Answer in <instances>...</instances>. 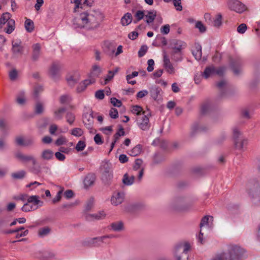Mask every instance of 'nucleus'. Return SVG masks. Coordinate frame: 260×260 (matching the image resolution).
Here are the masks:
<instances>
[{"label": "nucleus", "instance_id": "59", "mask_svg": "<svg viewBox=\"0 0 260 260\" xmlns=\"http://www.w3.org/2000/svg\"><path fill=\"white\" fill-rule=\"evenodd\" d=\"M44 108L42 103L38 102L35 106V112L37 114H41L43 112Z\"/></svg>", "mask_w": 260, "mask_h": 260}, {"label": "nucleus", "instance_id": "51", "mask_svg": "<svg viewBox=\"0 0 260 260\" xmlns=\"http://www.w3.org/2000/svg\"><path fill=\"white\" fill-rule=\"evenodd\" d=\"M93 72H92V76H90V77H93L95 78V77H97L99 76L100 74L101 73V70L99 66L98 65H94L93 66Z\"/></svg>", "mask_w": 260, "mask_h": 260}, {"label": "nucleus", "instance_id": "56", "mask_svg": "<svg viewBox=\"0 0 260 260\" xmlns=\"http://www.w3.org/2000/svg\"><path fill=\"white\" fill-rule=\"evenodd\" d=\"M173 3L177 11H181L182 10L181 0H173Z\"/></svg>", "mask_w": 260, "mask_h": 260}, {"label": "nucleus", "instance_id": "38", "mask_svg": "<svg viewBox=\"0 0 260 260\" xmlns=\"http://www.w3.org/2000/svg\"><path fill=\"white\" fill-rule=\"evenodd\" d=\"M142 146L141 145H137L134 147L129 153V154L133 156H136L140 154L142 151Z\"/></svg>", "mask_w": 260, "mask_h": 260}, {"label": "nucleus", "instance_id": "10", "mask_svg": "<svg viewBox=\"0 0 260 260\" xmlns=\"http://www.w3.org/2000/svg\"><path fill=\"white\" fill-rule=\"evenodd\" d=\"M243 61L239 56H236L231 59V68L234 73L236 75H238L242 71V66Z\"/></svg>", "mask_w": 260, "mask_h": 260}, {"label": "nucleus", "instance_id": "45", "mask_svg": "<svg viewBox=\"0 0 260 260\" xmlns=\"http://www.w3.org/2000/svg\"><path fill=\"white\" fill-rule=\"evenodd\" d=\"M105 214L104 211L100 212L97 214H93L89 215L87 216V219L90 220L91 219H100L105 217Z\"/></svg>", "mask_w": 260, "mask_h": 260}, {"label": "nucleus", "instance_id": "31", "mask_svg": "<svg viewBox=\"0 0 260 260\" xmlns=\"http://www.w3.org/2000/svg\"><path fill=\"white\" fill-rule=\"evenodd\" d=\"M113 178V173L110 172L108 173H104L102 175V180L105 184L110 185L112 181Z\"/></svg>", "mask_w": 260, "mask_h": 260}, {"label": "nucleus", "instance_id": "23", "mask_svg": "<svg viewBox=\"0 0 260 260\" xmlns=\"http://www.w3.org/2000/svg\"><path fill=\"white\" fill-rule=\"evenodd\" d=\"M192 55L196 59L199 60L202 57V47L199 44H195L193 49L192 50Z\"/></svg>", "mask_w": 260, "mask_h": 260}, {"label": "nucleus", "instance_id": "64", "mask_svg": "<svg viewBox=\"0 0 260 260\" xmlns=\"http://www.w3.org/2000/svg\"><path fill=\"white\" fill-rule=\"evenodd\" d=\"M211 260H228V257H226L225 254H223V253H222L216 255L214 258H213Z\"/></svg>", "mask_w": 260, "mask_h": 260}, {"label": "nucleus", "instance_id": "52", "mask_svg": "<svg viewBox=\"0 0 260 260\" xmlns=\"http://www.w3.org/2000/svg\"><path fill=\"white\" fill-rule=\"evenodd\" d=\"M213 25L216 27L220 26L222 24V16L221 14L217 15L213 20Z\"/></svg>", "mask_w": 260, "mask_h": 260}, {"label": "nucleus", "instance_id": "32", "mask_svg": "<svg viewBox=\"0 0 260 260\" xmlns=\"http://www.w3.org/2000/svg\"><path fill=\"white\" fill-rule=\"evenodd\" d=\"M51 231V229L48 226H45L40 228L38 230V235L40 238H44L48 235Z\"/></svg>", "mask_w": 260, "mask_h": 260}, {"label": "nucleus", "instance_id": "9", "mask_svg": "<svg viewBox=\"0 0 260 260\" xmlns=\"http://www.w3.org/2000/svg\"><path fill=\"white\" fill-rule=\"evenodd\" d=\"M229 8L238 13H241L246 10L245 6L238 0H229Z\"/></svg>", "mask_w": 260, "mask_h": 260}, {"label": "nucleus", "instance_id": "17", "mask_svg": "<svg viewBox=\"0 0 260 260\" xmlns=\"http://www.w3.org/2000/svg\"><path fill=\"white\" fill-rule=\"evenodd\" d=\"M95 81V79L93 77H89V79L84 80L78 86L77 88V92H81L84 91L88 85L94 83Z\"/></svg>", "mask_w": 260, "mask_h": 260}, {"label": "nucleus", "instance_id": "8", "mask_svg": "<svg viewBox=\"0 0 260 260\" xmlns=\"http://www.w3.org/2000/svg\"><path fill=\"white\" fill-rule=\"evenodd\" d=\"M145 113V112H143L142 115H139L136 120L139 127L143 131L148 129L150 126L149 124V119L148 117L149 113L146 115Z\"/></svg>", "mask_w": 260, "mask_h": 260}, {"label": "nucleus", "instance_id": "4", "mask_svg": "<svg viewBox=\"0 0 260 260\" xmlns=\"http://www.w3.org/2000/svg\"><path fill=\"white\" fill-rule=\"evenodd\" d=\"M245 250L238 245H230L227 252L222 253L228 257V260H241L244 257Z\"/></svg>", "mask_w": 260, "mask_h": 260}, {"label": "nucleus", "instance_id": "16", "mask_svg": "<svg viewBox=\"0 0 260 260\" xmlns=\"http://www.w3.org/2000/svg\"><path fill=\"white\" fill-rule=\"evenodd\" d=\"M171 45L173 51L181 52V50L186 47V44L184 42L178 40H173Z\"/></svg>", "mask_w": 260, "mask_h": 260}, {"label": "nucleus", "instance_id": "26", "mask_svg": "<svg viewBox=\"0 0 260 260\" xmlns=\"http://www.w3.org/2000/svg\"><path fill=\"white\" fill-rule=\"evenodd\" d=\"M135 176L134 175H129L127 173L125 174L122 178V183L127 186L132 185L135 181Z\"/></svg>", "mask_w": 260, "mask_h": 260}, {"label": "nucleus", "instance_id": "50", "mask_svg": "<svg viewBox=\"0 0 260 260\" xmlns=\"http://www.w3.org/2000/svg\"><path fill=\"white\" fill-rule=\"evenodd\" d=\"M102 170L103 171V174L112 172L111 164L108 162L105 163L102 166Z\"/></svg>", "mask_w": 260, "mask_h": 260}, {"label": "nucleus", "instance_id": "21", "mask_svg": "<svg viewBox=\"0 0 260 260\" xmlns=\"http://www.w3.org/2000/svg\"><path fill=\"white\" fill-rule=\"evenodd\" d=\"M156 17V11L155 10H151L149 11H147V13H145V21L146 22L150 24V23H152L155 18Z\"/></svg>", "mask_w": 260, "mask_h": 260}, {"label": "nucleus", "instance_id": "7", "mask_svg": "<svg viewBox=\"0 0 260 260\" xmlns=\"http://www.w3.org/2000/svg\"><path fill=\"white\" fill-rule=\"evenodd\" d=\"M191 206V204L188 203L185 199L179 197L175 199L173 203V208L178 210L184 211Z\"/></svg>", "mask_w": 260, "mask_h": 260}, {"label": "nucleus", "instance_id": "24", "mask_svg": "<svg viewBox=\"0 0 260 260\" xmlns=\"http://www.w3.org/2000/svg\"><path fill=\"white\" fill-rule=\"evenodd\" d=\"M41 46L38 43L34 44L32 46V59L36 61L38 59L40 55Z\"/></svg>", "mask_w": 260, "mask_h": 260}, {"label": "nucleus", "instance_id": "43", "mask_svg": "<svg viewBox=\"0 0 260 260\" xmlns=\"http://www.w3.org/2000/svg\"><path fill=\"white\" fill-rule=\"evenodd\" d=\"M161 89L158 87H153L150 89V94L151 97L154 100H157Z\"/></svg>", "mask_w": 260, "mask_h": 260}, {"label": "nucleus", "instance_id": "62", "mask_svg": "<svg viewBox=\"0 0 260 260\" xmlns=\"http://www.w3.org/2000/svg\"><path fill=\"white\" fill-rule=\"evenodd\" d=\"M67 141V139L64 137L61 136L56 140L55 143L57 146H60L65 144Z\"/></svg>", "mask_w": 260, "mask_h": 260}, {"label": "nucleus", "instance_id": "14", "mask_svg": "<svg viewBox=\"0 0 260 260\" xmlns=\"http://www.w3.org/2000/svg\"><path fill=\"white\" fill-rule=\"evenodd\" d=\"M16 156L22 162L31 161L33 165H36L37 164V160L32 155H24L21 152H18L16 154Z\"/></svg>", "mask_w": 260, "mask_h": 260}, {"label": "nucleus", "instance_id": "40", "mask_svg": "<svg viewBox=\"0 0 260 260\" xmlns=\"http://www.w3.org/2000/svg\"><path fill=\"white\" fill-rule=\"evenodd\" d=\"M172 59L175 62H180L183 57L181 52L177 51H172L171 53Z\"/></svg>", "mask_w": 260, "mask_h": 260}, {"label": "nucleus", "instance_id": "3", "mask_svg": "<svg viewBox=\"0 0 260 260\" xmlns=\"http://www.w3.org/2000/svg\"><path fill=\"white\" fill-rule=\"evenodd\" d=\"M233 139L235 148L240 151H243L247 145L248 140L243 135L238 126L233 128Z\"/></svg>", "mask_w": 260, "mask_h": 260}, {"label": "nucleus", "instance_id": "54", "mask_svg": "<svg viewBox=\"0 0 260 260\" xmlns=\"http://www.w3.org/2000/svg\"><path fill=\"white\" fill-rule=\"evenodd\" d=\"M86 147L85 141L80 140L77 143L75 149L77 151H81L84 149Z\"/></svg>", "mask_w": 260, "mask_h": 260}, {"label": "nucleus", "instance_id": "42", "mask_svg": "<svg viewBox=\"0 0 260 260\" xmlns=\"http://www.w3.org/2000/svg\"><path fill=\"white\" fill-rule=\"evenodd\" d=\"M25 28L27 32H32L34 29L33 21L29 19H27L25 21Z\"/></svg>", "mask_w": 260, "mask_h": 260}, {"label": "nucleus", "instance_id": "2", "mask_svg": "<svg viewBox=\"0 0 260 260\" xmlns=\"http://www.w3.org/2000/svg\"><path fill=\"white\" fill-rule=\"evenodd\" d=\"M246 189L252 204L260 206V184L255 179L248 180L246 184Z\"/></svg>", "mask_w": 260, "mask_h": 260}, {"label": "nucleus", "instance_id": "46", "mask_svg": "<svg viewBox=\"0 0 260 260\" xmlns=\"http://www.w3.org/2000/svg\"><path fill=\"white\" fill-rule=\"evenodd\" d=\"M211 110V105L209 103H204L201 107V112L203 114H208Z\"/></svg>", "mask_w": 260, "mask_h": 260}, {"label": "nucleus", "instance_id": "36", "mask_svg": "<svg viewBox=\"0 0 260 260\" xmlns=\"http://www.w3.org/2000/svg\"><path fill=\"white\" fill-rule=\"evenodd\" d=\"M15 22L13 19L9 20L7 24V28L5 29L6 32L8 34H11L15 29Z\"/></svg>", "mask_w": 260, "mask_h": 260}, {"label": "nucleus", "instance_id": "34", "mask_svg": "<svg viewBox=\"0 0 260 260\" xmlns=\"http://www.w3.org/2000/svg\"><path fill=\"white\" fill-rule=\"evenodd\" d=\"M95 180V177L92 174L87 175L84 180V185L86 187L92 185Z\"/></svg>", "mask_w": 260, "mask_h": 260}, {"label": "nucleus", "instance_id": "57", "mask_svg": "<svg viewBox=\"0 0 260 260\" xmlns=\"http://www.w3.org/2000/svg\"><path fill=\"white\" fill-rule=\"evenodd\" d=\"M225 72V68L221 67L218 68L215 67V75L222 76Z\"/></svg>", "mask_w": 260, "mask_h": 260}, {"label": "nucleus", "instance_id": "5", "mask_svg": "<svg viewBox=\"0 0 260 260\" xmlns=\"http://www.w3.org/2000/svg\"><path fill=\"white\" fill-rule=\"evenodd\" d=\"M190 249V245L188 242L180 243L177 244L174 250V255L177 260H188V251Z\"/></svg>", "mask_w": 260, "mask_h": 260}, {"label": "nucleus", "instance_id": "20", "mask_svg": "<svg viewBox=\"0 0 260 260\" xmlns=\"http://www.w3.org/2000/svg\"><path fill=\"white\" fill-rule=\"evenodd\" d=\"M80 80V76L78 73L74 75H69L67 77V81L70 86H74Z\"/></svg>", "mask_w": 260, "mask_h": 260}, {"label": "nucleus", "instance_id": "58", "mask_svg": "<svg viewBox=\"0 0 260 260\" xmlns=\"http://www.w3.org/2000/svg\"><path fill=\"white\" fill-rule=\"evenodd\" d=\"M148 47L146 45L142 46L138 52L139 57H143L146 53Z\"/></svg>", "mask_w": 260, "mask_h": 260}, {"label": "nucleus", "instance_id": "37", "mask_svg": "<svg viewBox=\"0 0 260 260\" xmlns=\"http://www.w3.org/2000/svg\"><path fill=\"white\" fill-rule=\"evenodd\" d=\"M118 71V68H116L114 71H109L108 73L105 78V84H107L114 77L115 74Z\"/></svg>", "mask_w": 260, "mask_h": 260}, {"label": "nucleus", "instance_id": "28", "mask_svg": "<svg viewBox=\"0 0 260 260\" xmlns=\"http://www.w3.org/2000/svg\"><path fill=\"white\" fill-rule=\"evenodd\" d=\"M111 229L114 231L119 232L123 229V223L122 221L113 222L110 225Z\"/></svg>", "mask_w": 260, "mask_h": 260}, {"label": "nucleus", "instance_id": "30", "mask_svg": "<svg viewBox=\"0 0 260 260\" xmlns=\"http://www.w3.org/2000/svg\"><path fill=\"white\" fill-rule=\"evenodd\" d=\"M53 152L50 149L43 150L41 154V157L44 160H50L53 157Z\"/></svg>", "mask_w": 260, "mask_h": 260}, {"label": "nucleus", "instance_id": "25", "mask_svg": "<svg viewBox=\"0 0 260 260\" xmlns=\"http://www.w3.org/2000/svg\"><path fill=\"white\" fill-rule=\"evenodd\" d=\"M215 75V67L213 66H209L206 68L204 72L202 73V75L205 79Z\"/></svg>", "mask_w": 260, "mask_h": 260}, {"label": "nucleus", "instance_id": "47", "mask_svg": "<svg viewBox=\"0 0 260 260\" xmlns=\"http://www.w3.org/2000/svg\"><path fill=\"white\" fill-rule=\"evenodd\" d=\"M36 210V207L34 206H30V204L28 203V201L25 203L21 208V210L25 212H28L31 211H35Z\"/></svg>", "mask_w": 260, "mask_h": 260}, {"label": "nucleus", "instance_id": "55", "mask_svg": "<svg viewBox=\"0 0 260 260\" xmlns=\"http://www.w3.org/2000/svg\"><path fill=\"white\" fill-rule=\"evenodd\" d=\"M71 134L75 137H79L83 134V131L80 128H74L72 130Z\"/></svg>", "mask_w": 260, "mask_h": 260}, {"label": "nucleus", "instance_id": "29", "mask_svg": "<svg viewBox=\"0 0 260 260\" xmlns=\"http://www.w3.org/2000/svg\"><path fill=\"white\" fill-rule=\"evenodd\" d=\"M134 17L133 23L136 24L144 18L145 12L144 11L138 10L135 13Z\"/></svg>", "mask_w": 260, "mask_h": 260}, {"label": "nucleus", "instance_id": "11", "mask_svg": "<svg viewBox=\"0 0 260 260\" xmlns=\"http://www.w3.org/2000/svg\"><path fill=\"white\" fill-rule=\"evenodd\" d=\"M163 66L166 71L169 74H174L175 69L171 62L169 57L166 53L163 54Z\"/></svg>", "mask_w": 260, "mask_h": 260}, {"label": "nucleus", "instance_id": "60", "mask_svg": "<svg viewBox=\"0 0 260 260\" xmlns=\"http://www.w3.org/2000/svg\"><path fill=\"white\" fill-rule=\"evenodd\" d=\"M94 204V199L92 198H90L85 205V210L86 211H89L90 210L93 206Z\"/></svg>", "mask_w": 260, "mask_h": 260}, {"label": "nucleus", "instance_id": "18", "mask_svg": "<svg viewBox=\"0 0 260 260\" xmlns=\"http://www.w3.org/2000/svg\"><path fill=\"white\" fill-rule=\"evenodd\" d=\"M74 3L76 5L74 11H77L78 9L83 8V6H91L93 3V0H74Z\"/></svg>", "mask_w": 260, "mask_h": 260}, {"label": "nucleus", "instance_id": "49", "mask_svg": "<svg viewBox=\"0 0 260 260\" xmlns=\"http://www.w3.org/2000/svg\"><path fill=\"white\" fill-rule=\"evenodd\" d=\"M213 217L211 216H204L201 220V223H200V228L201 229L205 225H207L208 224L209 221L213 220Z\"/></svg>", "mask_w": 260, "mask_h": 260}, {"label": "nucleus", "instance_id": "35", "mask_svg": "<svg viewBox=\"0 0 260 260\" xmlns=\"http://www.w3.org/2000/svg\"><path fill=\"white\" fill-rule=\"evenodd\" d=\"M60 68V66L58 63H54L52 64L50 69L49 73L50 75L54 77L58 73Z\"/></svg>", "mask_w": 260, "mask_h": 260}, {"label": "nucleus", "instance_id": "63", "mask_svg": "<svg viewBox=\"0 0 260 260\" xmlns=\"http://www.w3.org/2000/svg\"><path fill=\"white\" fill-rule=\"evenodd\" d=\"M247 29V26L244 23H242L237 27V31L241 34H244Z\"/></svg>", "mask_w": 260, "mask_h": 260}, {"label": "nucleus", "instance_id": "12", "mask_svg": "<svg viewBox=\"0 0 260 260\" xmlns=\"http://www.w3.org/2000/svg\"><path fill=\"white\" fill-rule=\"evenodd\" d=\"M124 199V193L123 192L115 191L111 198V203L114 206H118L121 204Z\"/></svg>", "mask_w": 260, "mask_h": 260}, {"label": "nucleus", "instance_id": "39", "mask_svg": "<svg viewBox=\"0 0 260 260\" xmlns=\"http://www.w3.org/2000/svg\"><path fill=\"white\" fill-rule=\"evenodd\" d=\"M11 16V15L10 13L6 12L4 13L1 18H0V25L1 27H2V25H4L7 23H8V22L9 20H11L10 17Z\"/></svg>", "mask_w": 260, "mask_h": 260}, {"label": "nucleus", "instance_id": "19", "mask_svg": "<svg viewBox=\"0 0 260 260\" xmlns=\"http://www.w3.org/2000/svg\"><path fill=\"white\" fill-rule=\"evenodd\" d=\"M27 201L30 204V206H35L36 210L39 207L42 206L43 202L39 200V197L38 196H31L27 199Z\"/></svg>", "mask_w": 260, "mask_h": 260}, {"label": "nucleus", "instance_id": "22", "mask_svg": "<svg viewBox=\"0 0 260 260\" xmlns=\"http://www.w3.org/2000/svg\"><path fill=\"white\" fill-rule=\"evenodd\" d=\"M133 21V16L131 13H125L121 18V23L123 26H127Z\"/></svg>", "mask_w": 260, "mask_h": 260}, {"label": "nucleus", "instance_id": "61", "mask_svg": "<svg viewBox=\"0 0 260 260\" xmlns=\"http://www.w3.org/2000/svg\"><path fill=\"white\" fill-rule=\"evenodd\" d=\"M35 143L34 139L31 137L26 138L24 139V146H31L34 145Z\"/></svg>", "mask_w": 260, "mask_h": 260}, {"label": "nucleus", "instance_id": "6", "mask_svg": "<svg viewBox=\"0 0 260 260\" xmlns=\"http://www.w3.org/2000/svg\"><path fill=\"white\" fill-rule=\"evenodd\" d=\"M116 236L114 235L110 234L101 237L90 238L86 241L87 244H85L89 246H98L101 245L103 243H109V241H108L109 239L114 238Z\"/></svg>", "mask_w": 260, "mask_h": 260}, {"label": "nucleus", "instance_id": "27", "mask_svg": "<svg viewBox=\"0 0 260 260\" xmlns=\"http://www.w3.org/2000/svg\"><path fill=\"white\" fill-rule=\"evenodd\" d=\"M205 131V128L204 126L201 125V124L198 122H195L191 126L190 134L191 136H193L198 132H203Z\"/></svg>", "mask_w": 260, "mask_h": 260}, {"label": "nucleus", "instance_id": "53", "mask_svg": "<svg viewBox=\"0 0 260 260\" xmlns=\"http://www.w3.org/2000/svg\"><path fill=\"white\" fill-rule=\"evenodd\" d=\"M0 129L4 132L9 129V126L7 121L4 119H0Z\"/></svg>", "mask_w": 260, "mask_h": 260}, {"label": "nucleus", "instance_id": "1", "mask_svg": "<svg viewBox=\"0 0 260 260\" xmlns=\"http://www.w3.org/2000/svg\"><path fill=\"white\" fill-rule=\"evenodd\" d=\"M103 15L100 11L81 13L73 20V26L75 28L86 27L93 29L97 27L103 20Z\"/></svg>", "mask_w": 260, "mask_h": 260}, {"label": "nucleus", "instance_id": "41", "mask_svg": "<svg viewBox=\"0 0 260 260\" xmlns=\"http://www.w3.org/2000/svg\"><path fill=\"white\" fill-rule=\"evenodd\" d=\"M16 101L18 104L20 105H23L26 102V99L25 96V93L23 91H20L16 98Z\"/></svg>", "mask_w": 260, "mask_h": 260}, {"label": "nucleus", "instance_id": "15", "mask_svg": "<svg viewBox=\"0 0 260 260\" xmlns=\"http://www.w3.org/2000/svg\"><path fill=\"white\" fill-rule=\"evenodd\" d=\"M12 52L15 55H21L24 51V47L20 41L12 42Z\"/></svg>", "mask_w": 260, "mask_h": 260}, {"label": "nucleus", "instance_id": "33", "mask_svg": "<svg viewBox=\"0 0 260 260\" xmlns=\"http://www.w3.org/2000/svg\"><path fill=\"white\" fill-rule=\"evenodd\" d=\"M65 111L66 109L64 108H59L57 110H55L53 112L55 119L57 120L62 119Z\"/></svg>", "mask_w": 260, "mask_h": 260}, {"label": "nucleus", "instance_id": "44", "mask_svg": "<svg viewBox=\"0 0 260 260\" xmlns=\"http://www.w3.org/2000/svg\"><path fill=\"white\" fill-rule=\"evenodd\" d=\"M67 122L70 124L72 125L75 120V114L71 112H68L66 115Z\"/></svg>", "mask_w": 260, "mask_h": 260}, {"label": "nucleus", "instance_id": "13", "mask_svg": "<svg viewBox=\"0 0 260 260\" xmlns=\"http://www.w3.org/2000/svg\"><path fill=\"white\" fill-rule=\"evenodd\" d=\"M93 114V111L90 110L89 113H86L83 115V123H84V125L86 128L88 129H91L92 128L94 118Z\"/></svg>", "mask_w": 260, "mask_h": 260}, {"label": "nucleus", "instance_id": "48", "mask_svg": "<svg viewBox=\"0 0 260 260\" xmlns=\"http://www.w3.org/2000/svg\"><path fill=\"white\" fill-rule=\"evenodd\" d=\"M26 174L25 171L21 170L12 174V177L14 179H21L24 177Z\"/></svg>", "mask_w": 260, "mask_h": 260}]
</instances>
